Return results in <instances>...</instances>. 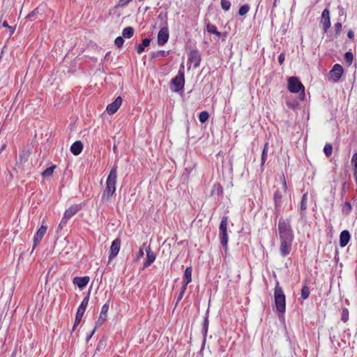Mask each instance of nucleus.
<instances>
[{
	"instance_id": "obj_2",
	"label": "nucleus",
	"mask_w": 357,
	"mask_h": 357,
	"mask_svg": "<svg viewBox=\"0 0 357 357\" xmlns=\"http://www.w3.org/2000/svg\"><path fill=\"white\" fill-rule=\"evenodd\" d=\"M280 240L294 241V235L291 226L290 219L280 218L278 221Z\"/></svg>"
},
{
	"instance_id": "obj_1",
	"label": "nucleus",
	"mask_w": 357,
	"mask_h": 357,
	"mask_svg": "<svg viewBox=\"0 0 357 357\" xmlns=\"http://www.w3.org/2000/svg\"><path fill=\"white\" fill-rule=\"evenodd\" d=\"M117 162L116 161L110 169L106 181V188L102 195V201L109 200L116 192L117 180Z\"/></svg>"
},
{
	"instance_id": "obj_31",
	"label": "nucleus",
	"mask_w": 357,
	"mask_h": 357,
	"mask_svg": "<svg viewBox=\"0 0 357 357\" xmlns=\"http://www.w3.org/2000/svg\"><path fill=\"white\" fill-rule=\"evenodd\" d=\"M222 193H223V188H222V185L218 183H215L212 188V195L219 196V195H222Z\"/></svg>"
},
{
	"instance_id": "obj_19",
	"label": "nucleus",
	"mask_w": 357,
	"mask_h": 357,
	"mask_svg": "<svg viewBox=\"0 0 357 357\" xmlns=\"http://www.w3.org/2000/svg\"><path fill=\"white\" fill-rule=\"evenodd\" d=\"M293 241L280 240V253L282 257L287 256L291 250Z\"/></svg>"
},
{
	"instance_id": "obj_28",
	"label": "nucleus",
	"mask_w": 357,
	"mask_h": 357,
	"mask_svg": "<svg viewBox=\"0 0 357 357\" xmlns=\"http://www.w3.org/2000/svg\"><path fill=\"white\" fill-rule=\"evenodd\" d=\"M56 165H51L50 167H47L45 170H43L40 175L43 178H48L51 177L53 174L54 169H56Z\"/></svg>"
},
{
	"instance_id": "obj_17",
	"label": "nucleus",
	"mask_w": 357,
	"mask_h": 357,
	"mask_svg": "<svg viewBox=\"0 0 357 357\" xmlns=\"http://www.w3.org/2000/svg\"><path fill=\"white\" fill-rule=\"evenodd\" d=\"M321 24H322L324 32L326 33L331 26L330 12L327 8H325L322 12Z\"/></svg>"
},
{
	"instance_id": "obj_49",
	"label": "nucleus",
	"mask_w": 357,
	"mask_h": 357,
	"mask_svg": "<svg viewBox=\"0 0 357 357\" xmlns=\"http://www.w3.org/2000/svg\"><path fill=\"white\" fill-rule=\"evenodd\" d=\"M144 250H143V249H142V248H140V249L139 250L138 253H137V259H139L141 257H142L144 256Z\"/></svg>"
},
{
	"instance_id": "obj_43",
	"label": "nucleus",
	"mask_w": 357,
	"mask_h": 357,
	"mask_svg": "<svg viewBox=\"0 0 357 357\" xmlns=\"http://www.w3.org/2000/svg\"><path fill=\"white\" fill-rule=\"evenodd\" d=\"M69 219H65L64 216L61 218V222L59 224V227L62 229L63 227L67 224Z\"/></svg>"
},
{
	"instance_id": "obj_42",
	"label": "nucleus",
	"mask_w": 357,
	"mask_h": 357,
	"mask_svg": "<svg viewBox=\"0 0 357 357\" xmlns=\"http://www.w3.org/2000/svg\"><path fill=\"white\" fill-rule=\"evenodd\" d=\"M349 319V312L347 310H344L342 314V320L346 322Z\"/></svg>"
},
{
	"instance_id": "obj_5",
	"label": "nucleus",
	"mask_w": 357,
	"mask_h": 357,
	"mask_svg": "<svg viewBox=\"0 0 357 357\" xmlns=\"http://www.w3.org/2000/svg\"><path fill=\"white\" fill-rule=\"evenodd\" d=\"M227 225H228V217L227 215H224L221 218V221L219 226V238L220 243L225 252L228 250V232H227Z\"/></svg>"
},
{
	"instance_id": "obj_56",
	"label": "nucleus",
	"mask_w": 357,
	"mask_h": 357,
	"mask_svg": "<svg viewBox=\"0 0 357 357\" xmlns=\"http://www.w3.org/2000/svg\"><path fill=\"white\" fill-rule=\"evenodd\" d=\"M159 53L161 54L162 56H165L167 55L165 51L164 50L159 51Z\"/></svg>"
},
{
	"instance_id": "obj_54",
	"label": "nucleus",
	"mask_w": 357,
	"mask_h": 357,
	"mask_svg": "<svg viewBox=\"0 0 357 357\" xmlns=\"http://www.w3.org/2000/svg\"><path fill=\"white\" fill-rule=\"evenodd\" d=\"M266 146H267V144H266L264 145V149H263V151H262V153H261V156H266V155L267 154L266 152Z\"/></svg>"
},
{
	"instance_id": "obj_57",
	"label": "nucleus",
	"mask_w": 357,
	"mask_h": 357,
	"mask_svg": "<svg viewBox=\"0 0 357 357\" xmlns=\"http://www.w3.org/2000/svg\"><path fill=\"white\" fill-rule=\"evenodd\" d=\"M111 54V52L109 51L107 52H106L105 55V57H104V59H107V58L109 57V56Z\"/></svg>"
},
{
	"instance_id": "obj_51",
	"label": "nucleus",
	"mask_w": 357,
	"mask_h": 357,
	"mask_svg": "<svg viewBox=\"0 0 357 357\" xmlns=\"http://www.w3.org/2000/svg\"><path fill=\"white\" fill-rule=\"evenodd\" d=\"M187 286L188 285H185V283H183V285L180 289V293L181 294H185L186 289H187Z\"/></svg>"
},
{
	"instance_id": "obj_45",
	"label": "nucleus",
	"mask_w": 357,
	"mask_h": 357,
	"mask_svg": "<svg viewBox=\"0 0 357 357\" xmlns=\"http://www.w3.org/2000/svg\"><path fill=\"white\" fill-rule=\"evenodd\" d=\"M285 59V55L284 53H280L278 56V60L280 65H282L284 63Z\"/></svg>"
},
{
	"instance_id": "obj_3",
	"label": "nucleus",
	"mask_w": 357,
	"mask_h": 357,
	"mask_svg": "<svg viewBox=\"0 0 357 357\" xmlns=\"http://www.w3.org/2000/svg\"><path fill=\"white\" fill-rule=\"evenodd\" d=\"M158 18L162 21V24L161 28L158 33L157 43L159 46H163L167 43L169 38V33L167 26V13H165V15L160 13L158 16Z\"/></svg>"
},
{
	"instance_id": "obj_50",
	"label": "nucleus",
	"mask_w": 357,
	"mask_h": 357,
	"mask_svg": "<svg viewBox=\"0 0 357 357\" xmlns=\"http://www.w3.org/2000/svg\"><path fill=\"white\" fill-rule=\"evenodd\" d=\"M96 331V328H94L91 333L90 334H89L87 336H86V342H88L90 339L92 337V336L93 335L94 333Z\"/></svg>"
},
{
	"instance_id": "obj_22",
	"label": "nucleus",
	"mask_w": 357,
	"mask_h": 357,
	"mask_svg": "<svg viewBox=\"0 0 357 357\" xmlns=\"http://www.w3.org/2000/svg\"><path fill=\"white\" fill-rule=\"evenodd\" d=\"M81 207L77 204H73L70 206L68 208H67L63 213V216L65 219H70L74 215H75L79 210H80Z\"/></svg>"
},
{
	"instance_id": "obj_41",
	"label": "nucleus",
	"mask_w": 357,
	"mask_h": 357,
	"mask_svg": "<svg viewBox=\"0 0 357 357\" xmlns=\"http://www.w3.org/2000/svg\"><path fill=\"white\" fill-rule=\"evenodd\" d=\"M335 30L336 35H339L342 31V24L340 22L335 24Z\"/></svg>"
},
{
	"instance_id": "obj_39",
	"label": "nucleus",
	"mask_w": 357,
	"mask_h": 357,
	"mask_svg": "<svg viewBox=\"0 0 357 357\" xmlns=\"http://www.w3.org/2000/svg\"><path fill=\"white\" fill-rule=\"evenodd\" d=\"M333 151V146L331 144H326L324 146V151L326 156L331 155Z\"/></svg>"
},
{
	"instance_id": "obj_38",
	"label": "nucleus",
	"mask_w": 357,
	"mask_h": 357,
	"mask_svg": "<svg viewBox=\"0 0 357 357\" xmlns=\"http://www.w3.org/2000/svg\"><path fill=\"white\" fill-rule=\"evenodd\" d=\"M124 38L123 36H118L114 40V45L117 47H121L124 43Z\"/></svg>"
},
{
	"instance_id": "obj_59",
	"label": "nucleus",
	"mask_w": 357,
	"mask_h": 357,
	"mask_svg": "<svg viewBox=\"0 0 357 357\" xmlns=\"http://www.w3.org/2000/svg\"><path fill=\"white\" fill-rule=\"evenodd\" d=\"M347 208H351V205H350V204H349V203H347Z\"/></svg>"
},
{
	"instance_id": "obj_7",
	"label": "nucleus",
	"mask_w": 357,
	"mask_h": 357,
	"mask_svg": "<svg viewBox=\"0 0 357 357\" xmlns=\"http://www.w3.org/2000/svg\"><path fill=\"white\" fill-rule=\"evenodd\" d=\"M172 84V90L174 92H179L183 91L185 85V75H184V66L183 63L181 64L178 69V73L171 80Z\"/></svg>"
},
{
	"instance_id": "obj_10",
	"label": "nucleus",
	"mask_w": 357,
	"mask_h": 357,
	"mask_svg": "<svg viewBox=\"0 0 357 357\" xmlns=\"http://www.w3.org/2000/svg\"><path fill=\"white\" fill-rule=\"evenodd\" d=\"M202 57L199 52L197 50H191L188 54V65H192L194 69L197 68L201 63ZM190 66H188L190 68Z\"/></svg>"
},
{
	"instance_id": "obj_36",
	"label": "nucleus",
	"mask_w": 357,
	"mask_h": 357,
	"mask_svg": "<svg viewBox=\"0 0 357 357\" xmlns=\"http://www.w3.org/2000/svg\"><path fill=\"white\" fill-rule=\"evenodd\" d=\"M220 4L224 10L227 11L230 9L231 3L229 0H220Z\"/></svg>"
},
{
	"instance_id": "obj_60",
	"label": "nucleus",
	"mask_w": 357,
	"mask_h": 357,
	"mask_svg": "<svg viewBox=\"0 0 357 357\" xmlns=\"http://www.w3.org/2000/svg\"><path fill=\"white\" fill-rule=\"evenodd\" d=\"M215 156H217V157L220 156V152H219L218 153H217Z\"/></svg>"
},
{
	"instance_id": "obj_15",
	"label": "nucleus",
	"mask_w": 357,
	"mask_h": 357,
	"mask_svg": "<svg viewBox=\"0 0 357 357\" xmlns=\"http://www.w3.org/2000/svg\"><path fill=\"white\" fill-rule=\"evenodd\" d=\"M121 104L122 98L121 96H118L112 102L107 105L106 107V112L108 114L112 115L117 112Z\"/></svg>"
},
{
	"instance_id": "obj_58",
	"label": "nucleus",
	"mask_w": 357,
	"mask_h": 357,
	"mask_svg": "<svg viewBox=\"0 0 357 357\" xmlns=\"http://www.w3.org/2000/svg\"><path fill=\"white\" fill-rule=\"evenodd\" d=\"M227 32L222 33V36L220 37L222 38V40H225V38L227 37Z\"/></svg>"
},
{
	"instance_id": "obj_30",
	"label": "nucleus",
	"mask_w": 357,
	"mask_h": 357,
	"mask_svg": "<svg viewBox=\"0 0 357 357\" xmlns=\"http://www.w3.org/2000/svg\"><path fill=\"white\" fill-rule=\"evenodd\" d=\"M206 30L208 33H213L218 37L222 36V33L218 31L217 27L214 24L208 23L206 25Z\"/></svg>"
},
{
	"instance_id": "obj_32",
	"label": "nucleus",
	"mask_w": 357,
	"mask_h": 357,
	"mask_svg": "<svg viewBox=\"0 0 357 357\" xmlns=\"http://www.w3.org/2000/svg\"><path fill=\"white\" fill-rule=\"evenodd\" d=\"M209 118V114L206 111H202L199 114L198 119L201 123H206Z\"/></svg>"
},
{
	"instance_id": "obj_24",
	"label": "nucleus",
	"mask_w": 357,
	"mask_h": 357,
	"mask_svg": "<svg viewBox=\"0 0 357 357\" xmlns=\"http://www.w3.org/2000/svg\"><path fill=\"white\" fill-rule=\"evenodd\" d=\"M83 149V144L81 141L78 140L75 142L70 146V151L74 155H77L81 153Z\"/></svg>"
},
{
	"instance_id": "obj_12",
	"label": "nucleus",
	"mask_w": 357,
	"mask_h": 357,
	"mask_svg": "<svg viewBox=\"0 0 357 357\" xmlns=\"http://www.w3.org/2000/svg\"><path fill=\"white\" fill-rule=\"evenodd\" d=\"M143 247L145 248L146 258L142 267V270L150 266L154 262L156 258V255L151 250V248L149 245L146 246V243H143Z\"/></svg>"
},
{
	"instance_id": "obj_6",
	"label": "nucleus",
	"mask_w": 357,
	"mask_h": 357,
	"mask_svg": "<svg viewBox=\"0 0 357 357\" xmlns=\"http://www.w3.org/2000/svg\"><path fill=\"white\" fill-rule=\"evenodd\" d=\"M274 300L277 311L284 314L286 310L285 295L282 289L278 285L275 287Z\"/></svg>"
},
{
	"instance_id": "obj_16",
	"label": "nucleus",
	"mask_w": 357,
	"mask_h": 357,
	"mask_svg": "<svg viewBox=\"0 0 357 357\" xmlns=\"http://www.w3.org/2000/svg\"><path fill=\"white\" fill-rule=\"evenodd\" d=\"M47 231V226L42 225L36 232L33 236V250L37 246V245L41 241Z\"/></svg>"
},
{
	"instance_id": "obj_13",
	"label": "nucleus",
	"mask_w": 357,
	"mask_h": 357,
	"mask_svg": "<svg viewBox=\"0 0 357 357\" xmlns=\"http://www.w3.org/2000/svg\"><path fill=\"white\" fill-rule=\"evenodd\" d=\"M343 73V68L340 64H335L333 69L329 72L328 77L334 82H337Z\"/></svg>"
},
{
	"instance_id": "obj_46",
	"label": "nucleus",
	"mask_w": 357,
	"mask_h": 357,
	"mask_svg": "<svg viewBox=\"0 0 357 357\" xmlns=\"http://www.w3.org/2000/svg\"><path fill=\"white\" fill-rule=\"evenodd\" d=\"M282 187H283L284 191H287V182L285 180L284 175L283 174L282 175Z\"/></svg>"
},
{
	"instance_id": "obj_25",
	"label": "nucleus",
	"mask_w": 357,
	"mask_h": 357,
	"mask_svg": "<svg viewBox=\"0 0 357 357\" xmlns=\"http://www.w3.org/2000/svg\"><path fill=\"white\" fill-rule=\"evenodd\" d=\"M350 240V234L347 230H344L340 236V245L342 248L345 247Z\"/></svg>"
},
{
	"instance_id": "obj_9",
	"label": "nucleus",
	"mask_w": 357,
	"mask_h": 357,
	"mask_svg": "<svg viewBox=\"0 0 357 357\" xmlns=\"http://www.w3.org/2000/svg\"><path fill=\"white\" fill-rule=\"evenodd\" d=\"M307 193L305 192L303 195L300 204H299V211H300V223L302 224L303 227H305L304 231H307V227L310 228V225H307V216H306V209H307Z\"/></svg>"
},
{
	"instance_id": "obj_53",
	"label": "nucleus",
	"mask_w": 357,
	"mask_h": 357,
	"mask_svg": "<svg viewBox=\"0 0 357 357\" xmlns=\"http://www.w3.org/2000/svg\"><path fill=\"white\" fill-rule=\"evenodd\" d=\"M279 1V0H274L273 3V7H272V10L271 12L273 11L274 8L277 6V4H278V2Z\"/></svg>"
},
{
	"instance_id": "obj_62",
	"label": "nucleus",
	"mask_w": 357,
	"mask_h": 357,
	"mask_svg": "<svg viewBox=\"0 0 357 357\" xmlns=\"http://www.w3.org/2000/svg\"><path fill=\"white\" fill-rule=\"evenodd\" d=\"M353 156H354V157L357 156V153H355L354 154V155H353Z\"/></svg>"
},
{
	"instance_id": "obj_23",
	"label": "nucleus",
	"mask_w": 357,
	"mask_h": 357,
	"mask_svg": "<svg viewBox=\"0 0 357 357\" xmlns=\"http://www.w3.org/2000/svg\"><path fill=\"white\" fill-rule=\"evenodd\" d=\"M109 307V300L105 303L101 308V311L99 315L98 321L103 323L107 320V314Z\"/></svg>"
},
{
	"instance_id": "obj_21",
	"label": "nucleus",
	"mask_w": 357,
	"mask_h": 357,
	"mask_svg": "<svg viewBox=\"0 0 357 357\" xmlns=\"http://www.w3.org/2000/svg\"><path fill=\"white\" fill-rule=\"evenodd\" d=\"M90 278L89 276L75 277L73 283L78 287L80 289H83L89 283Z\"/></svg>"
},
{
	"instance_id": "obj_40",
	"label": "nucleus",
	"mask_w": 357,
	"mask_h": 357,
	"mask_svg": "<svg viewBox=\"0 0 357 357\" xmlns=\"http://www.w3.org/2000/svg\"><path fill=\"white\" fill-rule=\"evenodd\" d=\"M344 59L349 65H351L353 61V54L349 52H346L344 54Z\"/></svg>"
},
{
	"instance_id": "obj_34",
	"label": "nucleus",
	"mask_w": 357,
	"mask_h": 357,
	"mask_svg": "<svg viewBox=\"0 0 357 357\" xmlns=\"http://www.w3.org/2000/svg\"><path fill=\"white\" fill-rule=\"evenodd\" d=\"M310 293V288L306 284H304L301 289V298L303 300L306 299L308 298Z\"/></svg>"
},
{
	"instance_id": "obj_44",
	"label": "nucleus",
	"mask_w": 357,
	"mask_h": 357,
	"mask_svg": "<svg viewBox=\"0 0 357 357\" xmlns=\"http://www.w3.org/2000/svg\"><path fill=\"white\" fill-rule=\"evenodd\" d=\"M105 345V340H100L98 345H97V347H96V350L97 351H100Z\"/></svg>"
},
{
	"instance_id": "obj_4",
	"label": "nucleus",
	"mask_w": 357,
	"mask_h": 357,
	"mask_svg": "<svg viewBox=\"0 0 357 357\" xmlns=\"http://www.w3.org/2000/svg\"><path fill=\"white\" fill-rule=\"evenodd\" d=\"M287 89L291 93H299L298 99L303 101L305 98V87L298 77H289L287 79Z\"/></svg>"
},
{
	"instance_id": "obj_47",
	"label": "nucleus",
	"mask_w": 357,
	"mask_h": 357,
	"mask_svg": "<svg viewBox=\"0 0 357 357\" xmlns=\"http://www.w3.org/2000/svg\"><path fill=\"white\" fill-rule=\"evenodd\" d=\"M132 0H119L118 5L119 6H126L129 2H130Z\"/></svg>"
},
{
	"instance_id": "obj_27",
	"label": "nucleus",
	"mask_w": 357,
	"mask_h": 357,
	"mask_svg": "<svg viewBox=\"0 0 357 357\" xmlns=\"http://www.w3.org/2000/svg\"><path fill=\"white\" fill-rule=\"evenodd\" d=\"M151 43V39L149 38H144L142 40V44H139L136 46L137 52L139 54H141L144 52L145 47L149 46Z\"/></svg>"
},
{
	"instance_id": "obj_37",
	"label": "nucleus",
	"mask_w": 357,
	"mask_h": 357,
	"mask_svg": "<svg viewBox=\"0 0 357 357\" xmlns=\"http://www.w3.org/2000/svg\"><path fill=\"white\" fill-rule=\"evenodd\" d=\"M2 26L4 27V28H6L8 29V30L10 32V35L12 36L14 33H15V26H10L8 24V23L7 22V21H3V23H2Z\"/></svg>"
},
{
	"instance_id": "obj_52",
	"label": "nucleus",
	"mask_w": 357,
	"mask_h": 357,
	"mask_svg": "<svg viewBox=\"0 0 357 357\" xmlns=\"http://www.w3.org/2000/svg\"><path fill=\"white\" fill-rule=\"evenodd\" d=\"M347 36L350 39H354V31H351V30H349L348 31V33H347Z\"/></svg>"
},
{
	"instance_id": "obj_33",
	"label": "nucleus",
	"mask_w": 357,
	"mask_h": 357,
	"mask_svg": "<svg viewBox=\"0 0 357 357\" xmlns=\"http://www.w3.org/2000/svg\"><path fill=\"white\" fill-rule=\"evenodd\" d=\"M38 8H36L26 15V18L29 20L30 21H33L38 17Z\"/></svg>"
},
{
	"instance_id": "obj_55",
	"label": "nucleus",
	"mask_w": 357,
	"mask_h": 357,
	"mask_svg": "<svg viewBox=\"0 0 357 357\" xmlns=\"http://www.w3.org/2000/svg\"><path fill=\"white\" fill-rule=\"evenodd\" d=\"M266 158H261V165L263 166L266 162Z\"/></svg>"
},
{
	"instance_id": "obj_26",
	"label": "nucleus",
	"mask_w": 357,
	"mask_h": 357,
	"mask_svg": "<svg viewBox=\"0 0 357 357\" xmlns=\"http://www.w3.org/2000/svg\"><path fill=\"white\" fill-rule=\"evenodd\" d=\"M192 267H187L183 273V283H185V285H188L192 281Z\"/></svg>"
},
{
	"instance_id": "obj_18",
	"label": "nucleus",
	"mask_w": 357,
	"mask_h": 357,
	"mask_svg": "<svg viewBox=\"0 0 357 357\" xmlns=\"http://www.w3.org/2000/svg\"><path fill=\"white\" fill-rule=\"evenodd\" d=\"M121 248V239L119 238H115L112 242L110 247V252L109 259H112L117 256Z\"/></svg>"
},
{
	"instance_id": "obj_20",
	"label": "nucleus",
	"mask_w": 357,
	"mask_h": 357,
	"mask_svg": "<svg viewBox=\"0 0 357 357\" xmlns=\"http://www.w3.org/2000/svg\"><path fill=\"white\" fill-rule=\"evenodd\" d=\"M183 165V176L185 175L186 176H188V175L192 172L193 169L195 167L196 162L192 160V158H185Z\"/></svg>"
},
{
	"instance_id": "obj_61",
	"label": "nucleus",
	"mask_w": 357,
	"mask_h": 357,
	"mask_svg": "<svg viewBox=\"0 0 357 357\" xmlns=\"http://www.w3.org/2000/svg\"><path fill=\"white\" fill-rule=\"evenodd\" d=\"M5 146H6V145H5V144H3V145H2V148H1V149H4V148H5Z\"/></svg>"
},
{
	"instance_id": "obj_11",
	"label": "nucleus",
	"mask_w": 357,
	"mask_h": 357,
	"mask_svg": "<svg viewBox=\"0 0 357 357\" xmlns=\"http://www.w3.org/2000/svg\"><path fill=\"white\" fill-rule=\"evenodd\" d=\"M208 317H209V307L207 309V310L205 313V315L204 317V320L202 322V333L203 335V340H202V342L200 352H202L204 350V349L205 347L206 342V337H207L208 326H209Z\"/></svg>"
},
{
	"instance_id": "obj_14",
	"label": "nucleus",
	"mask_w": 357,
	"mask_h": 357,
	"mask_svg": "<svg viewBox=\"0 0 357 357\" xmlns=\"http://www.w3.org/2000/svg\"><path fill=\"white\" fill-rule=\"evenodd\" d=\"M282 195L278 190H275L273 194V201H274V211L276 215L278 216L282 211Z\"/></svg>"
},
{
	"instance_id": "obj_48",
	"label": "nucleus",
	"mask_w": 357,
	"mask_h": 357,
	"mask_svg": "<svg viewBox=\"0 0 357 357\" xmlns=\"http://www.w3.org/2000/svg\"><path fill=\"white\" fill-rule=\"evenodd\" d=\"M183 295H184V294H181V293L179 292V294H178V295L177 296V298H176L175 307H176L177 305L178 304V303L182 300V298L183 297Z\"/></svg>"
},
{
	"instance_id": "obj_8",
	"label": "nucleus",
	"mask_w": 357,
	"mask_h": 357,
	"mask_svg": "<svg viewBox=\"0 0 357 357\" xmlns=\"http://www.w3.org/2000/svg\"><path fill=\"white\" fill-rule=\"evenodd\" d=\"M90 298V290L88 291L87 294L85 296V297L83 298L82 301L81 302L80 305H79L76 314H75V319L74 321V324L71 331V333H73L76 327L79 324V323L82 321V317L85 312V310L88 306L89 301Z\"/></svg>"
},
{
	"instance_id": "obj_29",
	"label": "nucleus",
	"mask_w": 357,
	"mask_h": 357,
	"mask_svg": "<svg viewBox=\"0 0 357 357\" xmlns=\"http://www.w3.org/2000/svg\"><path fill=\"white\" fill-rule=\"evenodd\" d=\"M135 29L132 26H126L122 31V36L124 38H131L134 35Z\"/></svg>"
},
{
	"instance_id": "obj_35",
	"label": "nucleus",
	"mask_w": 357,
	"mask_h": 357,
	"mask_svg": "<svg viewBox=\"0 0 357 357\" xmlns=\"http://www.w3.org/2000/svg\"><path fill=\"white\" fill-rule=\"evenodd\" d=\"M250 10V6L248 4H244L241 6L238 9V15L243 16L248 13Z\"/></svg>"
}]
</instances>
